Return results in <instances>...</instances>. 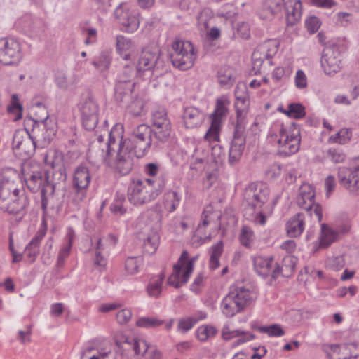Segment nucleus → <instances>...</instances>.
I'll return each mask as SVG.
<instances>
[{"mask_svg":"<svg viewBox=\"0 0 359 359\" xmlns=\"http://www.w3.org/2000/svg\"><path fill=\"white\" fill-rule=\"evenodd\" d=\"M123 127L116 124L109 132V140L105 145L106 151L102 149V154L105 156L114 151V145L117 140L119 143L133 151L135 156L142 158L149 151L151 146L153 130L146 124H140L133 129L129 138L123 139Z\"/></svg>","mask_w":359,"mask_h":359,"instance_id":"nucleus-1","label":"nucleus"},{"mask_svg":"<svg viewBox=\"0 0 359 359\" xmlns=\"http://www.w3.org/2000/svg\"><path fill=\"white\" fill-rule=\"evenodd\" d=\"M46 163L50 165L52 171H46V184L42 189V209L46 212L48 206L52 209L59 210L62 201L55 199V193L61 182L67 180L66 169L61 153L50 151L45 158Z\"/></svg>","mask_w":359,"mask_h":359,"instance_id":"nucleus-2","label":"nucleus"},{"mask_svg":"<svg viewBox=\"0 0 359 359\" xmlns=\"http://www.w3.org/2000/svg\"><path fill=\"white\" fill-rule=\"evenodd\" d=\"M15 173L12 176L4 175L0 183V209L9 214H21L29 205L24 190L19 188Z\"/></svg>","mask_w":359,"mask_h":359,"instance_id":"nucleus-3","label":"nucleus"},{"mask_svg":"<svg viewBox=\"0 0 359 359\" xmlns=\"http://www.w3.org/2000/svg\"><path fill=\"white\" fill-rule=\"evenodd\" d=\"M116 352L121 359H162V352L155 346L132 336L120 334L115 339Z\"/></svg>","mask_w":359,"mask_h":359,"instance_id":"nucleus-4","label":"nucleus"},{"mask_svg":"<svg viewBox=\"0 0 359 359\" xmlns=\"http://www.w3.org/2000/svg\"><path fill=\"white\" fill-rule=\"evenodd\" d=\"M163 185L160 181L146 179L134 182L128 191L130 202L140 205L154 200L162 191Z\"/></svg>","mask_w":359,"mask_h":359,"instance_id":"nucleus-5","label":"nucleus"},{"mask_svg":"<svg viewBox=\"0 0 359 359\" xmlns=\"http://www.w3.org/2000/svg\"><path fill=\"white\" fill-rule=\"evenodd\" d=\"M252 299V294L248 288L243 285H232L222 302V313L226 317H233L248 306Z\"/></svg>","mask_w":359,"mask_h":359,"instance_id":"nucleus-6","label":"nucleus"},{"mask_svg":"<svg viewBox=\"0 0 359 359\" xmlns=\"http://www.w3.org/2000/svg\"><path fill=\"white\" fill-rule=\"evenodd\" d=\"M168 55L173 66L182 71L191 68L197 57L193 44L179 38L172 41Z\"/></svg>","mask_w":359,"mask_h":359,"instance_id":"nucleus-7","label":"nucleus"},{"mask_svg":"<svg viewBox=\"0 0 359 359\" xmlns=\"http://www.w3.org/2000/svg\"><path fill=\"white\" fill-rule=\"evenodd\" d=\"M301 137L300 130L295 122L289 126H281L278 140V153L281 156H289L299 149Z\"/></svg>","mask_w":359,"mask_h":359,"instance_id":"nucleus-8","label":"nucleus"},{"mask_svg":"<svg viewBox=\"0 0 359 359\" xmlns=\"http://www.w3.org/2000/svg\"><path fill=\"white\" fill-rule=\"evenodd\" d=\"M43 114L38 116L37 120H34L31 131L33 137L43 145L50 143L57 131L56 123L49 118L48 111L44 107H39Z\"/></svg>","mask_w":359,"mask_h":359,"instance_id":"nucleus-9","label":"nucleus"},{"mask_svg":"<svg viewBox=\"0 0 359 359\" xmlns=\"http://www.w3.org/2000/svg\"><path fill=\"white\" fill-rule=\"evenodd\" d=\"M135 83L133 81L118 79L115 86V99L123 103L130 113L135 116L140 115L142 103L140 100H133L131 96Z\"/></svg>","mask_w":359,"mask_h":359,"instance_id":"nucleus-10","label":"nucleus"},{"mask_svg":"<svg viewBox=\"0 0 359 359\" xmlns=\"http://www.w3.org/2000/svg\"><path fill=\"white\" fill-rule=\"evenodd\" d=\"M161 50L158 47L144 48L137 65L138 76L151 80L158 68Z\"/></svg>","mask_w":359,"mask_h":359,"instance_id":"nucleus-11","label":"nucleus"},{"mask_svg":"<svg viewBox=\"0 0 359 359\" xmlns=\"http://www.w3.org/2000/svg\"><path fill=\"white\" fill-rule=\"evenodd\" d=\"M151 121L154 138L160 143L167 142L171 137L172 128L165 110L161 109L154 111Z\"/></svg>","mask_w":359,"mask_h":359,"instance_id":"nucleus-12","label":"nucleus"},{"mask_svg":"<svg viewBox=\"0 0 359 359\" xmlns=\"http://www.w3.org/2000/svg\"><path fill=\"white\" fill-rule=\"evenodd\" d=\"M114 16L124 32L134 33L140 27L139 11L130 8L127 4H121L114 11Z\"/></svg>","mask_w":359,"mask_h":359,"instance_id":"nucleus-13","label":"nucleus"},{"mask_svg":"<svg viewBox=\"0 0 359 359\" xmlns=\"http://www.w3.org/2000/svg\"><path fill=\"white\" fill-rule=\"evenodd\" d=\"M91 181L89 169L84 165H79L74 170L72 182L74 196L72 201L79 205L87 195V189Z\"/></svg>","mask_w":359,"mask_h":359,"instance_id":"nucleus-14","label":"nucleus"},{"mask_svg":"<svg viewBox=\"0 0 359 359\" xmlns=\"http://www.w3.org/2000/svg\"><path fill=\"white\" fill-rule=\"evenodd\" d=\"M36 142L31 133L16 131L13 137V149L16 155L26 159L34 154Z\"/></svg>","mask_w":359,"mask_h":359,"instance_id":"nucleus-15","label":"nucleus"},{"mask_svg":"<svg viewBox=\"0 0 359 359\" xmlns=\"http://www.w3.org/2000/svg\"><path fill=\"white\" fill-rule=\"evenodd\" d=\"M320 64L324 72L329 76L339 72L341 68L340 47L335 44L325 47L323 51Z\"/></svg>","mask_w":359,"mask_h":359,"instance_id":"nucleus-16","label":"nucleus"},{"mask_svg":"<svg viewBox=\"0 0 359 359\" xmlns=\"http://www.w3.org/2000/svg\"><path fill=\"white\" fill-rule=\"evenodd\" d=\"M315 192L313 187L307 183H304L298 189L297 196V203L308 213L313 209V212L316 215L319 222L323 217L322 208L319 204L314 202Z\"/></svg>","mask_w":359,"mask_h":359,"instance_id":"nucleus-17","label":"nucleus"},{"mask_svg":"<svg viewBox=\"0 0 359 359\" xmlns=\"http://www.w3.org/2000/svg\"><path fill=\"white\" fill-rule=\"evenodd\" d=\"M22 175L27 188L32 192L41 191L46 184V172L37 165H26L22 170Z\"/></svg>","mask_w":359,"mask_h":359,"instance_id":"nucleus-18","label":"nucleus"},{"mask_svg":"<svg viewBox=\"0 0 359 359\" xmlns=\"http://www.w3.org/2000/svg\"><path fill=\"white\" fill-rule=\"evenodd\" d=\"M22 58L20 43L13 39H0V63L4 65H17Z\"/></svg>","mask_w":359,"mask_h":359,"instance_id":"nucleus-19","label":"nucleus"},{"mask_svg":"<svg viewBox=\"0 0 359 359\" xmlns=\"http://www.w3.org/2000/svg\"><path fill=\"white\" fill-rule=\"evenodd\" d=\"M245 130V125L236 124L229 151V163L231 165L236 164L243 156L246 142Z\"/></svg>","mask_w":359,"mask_h":359,"instance_id":"nucleus-20","label":"nucleus"},{"mask_svg":"<svg viewBox=\"0 0 359 359\" xmlns=\"http://www.w3.org/2000/svg\"><path fill=\"white\" fill-rule=\"evenodd\" d=\"M245 198L252 208H262L269 196V189L263 182L252 183L245 189Z\"/></svg>","mask_w":359,"mask_h":359,"instance_id":"nucleus-21","label":"nucleus"},{"mask_svg":"<svg viewBox=\"0 0 359 359\" xmlns=\"http://www.w3.org/2000/svg\"><path fill=\"white\" fill-rule=\"evenodd\" d=\"M279 43L276 39H269L257 46L252 55L254 67H260L265 60L269 65L272 64L271 59L278 52Z\"/></svg>","mask_w":359,"mask_h":359,"instance_id":"nucleus-22","label":"nucleus"},{"mask_svg":"<svg viewBox=\"0 0 359 359\" xmlns=\"http://www.w3.org/2000/svg\"><path fill=\"white\" fill-rule=\"evenodd\" d=\"M134 156L133 151L119 143L114 166L115 170L121 175L129 174L133 167Z\"/></svg>","mask_w":359,"mask_h":359,"instance_id":"nucleus-23","label":"nucleus"},{"mask_svg":"<svg viewBox=\"0 0 359 359\" xmlns=\"http://www.w3.org/2000/svg\"><path fill=\"white\" fill-rule=\"evenodd\" d=\"M337 177L340 185L351 196H359V176L353 175L346 167H340L338 170Z\"/></svg>","mask_w":359,"mask_h":359,"instance_id":"nucleus-24","label":"nucleus"},{"mask_svg":"<svg viewBox=\"0 0 359 359\" xmlns=\"http://www.w3.org/2000/svg\"><path fill=\"white\" fill-rule=\"evenodd\" d=\"M46 233V229L41 227L37 231L36 235L26 246L24 252L29 262L32 263L36 260V258L39 253L40 243Z\"/></svg>","mask_w":359,"mask_h":359,"instance_id":"nucleus-25","label":"nucleus"},{"mask_svg":"<svg viewBox=\"0 0 359 359\" xmlns=\"http://www.w3.org/2000/svg\"><path fill=\"white\" fill-rule=\"evenodd\" d=\"M182 118L187 128H194L202 124L204 116L198 108L188 107L184 109Z\"/></svg>","mask_w":359,"mask_h":359,"instance_id":"nucleus-26","label":"nucleus"},{"mask_svg":"<svg viewBox=\"0 0 359 359\" xmlns=\"http://www.w3.org/2000/svg\"><path fill=\"white\" fill-rule=\"evenodd\" d=\"M81 359H114L110 349L89 345L81 352Z\"/></svg>","mask_w":359,"mask_h":359,"instance_id":"nucleus-27","label":"nucleus"},{"mask_svg":"<svg viewBox=\"0 0 359 359\" xmlns=\"http://www.w3.org/2000/svg\"><path fill=\"white\" fill-rule=\"evenodd\" d=\"M287 25L295 24L301 18L302 4L299 0H288L284 5Z\"/></svg>","mask_w":359,"mask_h":359,"instance_id":"nucleus-28","label":"nucleus"},{"mask_svg":"<svg viewBox=\"0 0 359 359\" xmlns=\"http://www.w3.org/2000/svg\"><path fill=\"white\" fill-rule=\"evenodd\" d=\"M188 259V252L184 250L178 262L173 265V272L169 276L168 279V284L170 286H173L175 288H179L185 283H182V276L180 275L182 269L183 268V262Z\"/></svg>","mask_w":359,"mask_h":359,"instance_id":"nucleus-29","label":"nucleus"},{"mask_svg":"<svg viewBox=\"0 0 359 359\" xmlns=\"http://www.w3.org/2000/svg\"><path fill=\"white\" fill-rule=\"evenodd\" d=\"M275 264L273 257H264L257 256L253 259L254 269L257 273L261 276L266 277L271 273H273V266Z\"/></svg>","mask_w":359,"mask_h":359,"instance_id":"nucleus-30","label":"nucleus"},{"mask_svg":"<svg viewBox=\"0 0 359 359\" xmlns=\"http://www.w3.org/2000/svg\"><path fill=\"white\" fill-rule=\"evenodd\" d=\"M296 265V258L291 255L285 256L282 261V266L275 263L276 267L273 270L272 277L276 278L281 273L284 276H289L293 272Z\"/></svg>","mask_w":359,"mask_h":359,"instance_id":"nucleus-31","label":"nucleus"},{"mask_svg":"<svg viewBox=\"0 0 359 359\" xmlns=\"http://www.w3.org/2000/svg\"><path fill=\"white\" fill-rule=\"evenodd\" d=\"M304 229V215L297 213L287 223V233L290 237L301 235Z\"/></svg>","mask_w":359,"mask_h":359,"instance_id":"nucleus-32","label":"nucleus"},{"mask_svg":"<svg viewBox=\"0 0 359 359\" xmlns=\"http://www.w3.org/2000/svg\"><path fill=\"white\" fill-rule=\"evenodd\" d=\"M283 0H264L262 8V16L264 18H270L282 11L285 5Z\"/></svg>","mask_w":359,"mask_h":359,"instance_id":"nucleus-33","label":"nucleus"},{"mask_svg":"<svg viewBox=\"0 0 359 359\" xmlns=\"http://www.w3.org/2000/svg\"><path fill=\"white\" fill-rule=\"evenodd\" d=\"M230 104V100L226 96H222L217 99L215 109L211 115V121H217L219 124H221L222 118L226 117L228 114V105Z\"/></svg>","mask_w":359,"mask_h":359,"instance_id":"nucleus-34","label":"nucleus"},{"mask_svg":"<svg viewBox=\"0 0 359 359\" xmlns=\"http://www.w3.org/2000/svg\"><path fill=\"white\" fill-rule=\"evenodd\" d=\"M250 105L249 96L238 97L235 102L236 111V124L245 125V116L248 111Z\"/></svg>","mask_w":359,"mask_h":359,"instance_id":"nucleus-35","label":"nucleus"},{"mask_svg":"<svg viewBox=\"0 0 359 359\" xmlns=\"http://www.w3.org/2000/svg\"><path fill=\"white\" fill-rule=\"evenodd\" d=\"M221 217L219 212L215 210L212 205H207L202 213V223L198 226L197 231L201 232L203 227L214 221H219Z\"/></svg>","mask_w":359,"mask_h":359,"instance_id":"nucleus-36","label":"nucleus"},{"mask_svg":"<svg viewBox=\"0 0 359 359\" xmlns=\"http://www.w3.org/2000/svg\"><path fill=\"white\" fill-rule=\"evenodd\" d=\"M112 61L111 53L109 51L104 50L91 62V64L100 72H107Z\"/></svg>","mask_w":359,"mask_h":359,"instance_id":"nucleus-37","label":"nucleus"},{"mask_svg":"<svg viewBox=\"0 0 359 359\" xmlns=\"http://www.w3.org/2000/svg\"><path fill=\"white\" fill-rule=\"evenodd\" d=\"M165 275L161 273L158 276L152 277L147 285V290L151 297L158 298L162 291V284L163 283Z\"/></svg>","mask_w":359,"mask_h":359,"instance_id":"nucleus-38","label":"nucleus"},{"mask_svg":"<svg viewBox=\"0 0 359 359\" xmlns=\"http://www.w3.org/2000/svg\"><path fill=\"white\" fill-rule=\"evenodd\" d=\"M79 110L81 116H98L99 107L95 99L88 97L80 103Z\"/></svg>","mask_w":359,"mask_h":359,"instance_id":"nucleus-39","label":"nucleus"},{"mask_svg":"<svg viewBox=\"0 0 359 359\" xmlns=\"http://www.w3.org/2000/svg\"><path fill=\"white\" fill-rule=\"evenodd\" d=\"M143 240V250L148 255L154 254L157 250L159 244L160 237L156 232L148 234Z\"/></svg>","mask_w":359,"mask_h":359,"instance_id":"nucleus-40","label":"nucleus"},{"mask_svg":"<svg viewBox=\"0 0 359 359\" xmlns=\"http://www.w3.org/2000/svg\"><path fill=\"white\" fill-rule=\"evenodd\" d=\"M205 318L206 314L201 312L195 316L181 318L178 323V329L183 332H186L191 330L199 320Z\"/></svg>","mask_w":359,"mask_h":359,"instance_id":"nucleus-41","label":"nucleus"},{"mask_svg":"<svg viewBox=\"0 0 359 359\" xmlns=\"http://www.w3.org/2000/svg\"><path fill=\"white\" fill-rule=\"evenodd\" d=\"M218 81L221 86L230 87L234 81L233 69L229 67H222L218 72Z\"/></svg>","mask_w":359,"mask_h":359,"instance_id":"nucleus-42","label":"nucleus"},{"mask_svg":"<svg viewBox=\"0 0 359 359\" xmlns=\"http://www.w3.org/2000/svg\"><path fill=\"white\" fill-rule=\"evenodd\" d=\"M165 208L169 212H174L177 208L180 205L181 196L175 191H170L165 193L164 196Z\"/></svg>","mask_w":359,"mask_h":359,"instance_id":"nucleus-43","label":"nucleus"},{"mask_svg":"<svg viewBox=\"0 0 359 359\" xmlns=\"http://www.w3.org/2000/svg\"><path fill=\"white\" fill-rule=\"evenodd\" d=\"M212 11L208 8L203 9L197 15V25L201 32H206L209 28V22L212 19Z\"/></svg>","mask_w":359,"mask_h":359,"instance_id":"nucleus-44","label":"nucleus"},{"mask_svg":"<svg viewBox=\"0 0 359 359\" xmlns=\"http://www.w3.org/2000/svg\"><path fill=\"white\" fill-rule=\"evenodd\" d=\"M224 243L222 241L212 246L210 250V267L216 269L219 266V257L222 254Z\"/></svg>","mask_w":359,"mask_h":359,"instance_id":"nucleus-45","label":"nucleus"},{"mask_svg":"<svg viewBox=\"0 0 359 359\" xmlns=\"http://www.w3.org/2000/svg\"><path fill=\"white\" fill-rule=\"evenodd\" d=\"M255 236L251 228L243 226L239 234V241L242 245L251 248L254 244Z\"/></svg>","mask_w":359,"mask_h":359,"instance_id":"nucleus-46","label":"nucleus"},{"mask_svg":"<svg viewBox=\"0 0 359 359\" xmlns=\"http://www.w3.org/2000/svg\"><path fill=\"white\" fill-rule=\"evenodd\" d=\"M289 117L299 119L306 115L305 107L300 103H291L283 111Z\"/></svg>","mask_w":359,"mask_h":359,"instance_id":"nucleus-47","label":"nucleus"},{"mask_svg":"<svg viewBox=\"0 0 359 359\" xmlns=\"http://www.w3.org/2000/svg\"><path fill=\"white\" fill-rule=\"evenodd\" d=\"M337 236V232L327 226L325 224H323L320 245L323 247L329 246L336 240Z\"/></svg>","mask_w":359,"mask_h":359,"instance_id":"nucleus-48","label":"nucleus"},{"mask_svg":"<svg viewBox=\"0 0 359 359\" xmlns=\"http://www.w3.org/2000/svg\"><path fill=\"white\" fill-rule=\"evenodd\" d=\"M325 157L333 163H340L345 161L346 155L339 148H330L326 151Z\"/></svg>","mask_w":359,"mask_h":359,"instance_id":"nucleus-49","label":"nucleus"},{"mask_svg":"<svg viewBox=\"0 0 359 359\" xmlns=\"http://www.w3.org/2000/svg\"><path fill=\"white\" fill-rule=\"evenodd\" d=\"M351 130L348 128H342L336 134L330 136V140L334 143L344 144L351 140Z\"/></svg>","mask_w":359,"mask_h":359,"instance_id":"nucleus-50","label":"nucleus"},{"mask_svg":"<svg viewBox=\"0 0 359 359\" xmlns=\"http://www.w3.org/2000/svg\"><path fill=\"white\" fill-rule=\"evenodd\" d=\"M141 263L142 258L140 257H128L125 262V269L128 274L133 275L138 272Z\"/></svg>","mask_w":359,"mask_h":359,"instance_id":"nucleus-51","label":"nucleus"},{"mask_svg":"<svg viewBox=\"0 0 359 359\" xmlns=\"http://www.w3.org/2000/svg\"><path fill=\"white\" fill-rule=\"evenodd\" d=\"M220 126L217 121H211V125L205 135V139L208 142H219Z\"/></svg>","mask_w":359,"mask_h":359,"instance_id":"nucleus-52","label":"nucleus"},{"mask_svg":"<svg viewBox=\"0 0 359 359\" xmlns=\"http://www.w3.org/2000/svg\"><path fill=\"white\" fill-rule=\"evenodd\" d=\"M196 333L198 339L201 341H204L209 337H214L217 333V330L213 326L205 325L199 327Z\"/></svg>","mask_w":359,"mask_h":359,"instance_id":"nucleus-53","label":"nucleus"},{"mask_svg":"<svg viewBox=\"0 0 359 359\" xmlns=\"http://www.w3.org/2000/svg\"><path fill=\"white\" fill-rule=\"evenodd\" d=\"M163 323V320L154 317H142L136 322L137 326L147 328L159 327Z\"/></svg>","mask_w":359,"mask_h":359,"instance_id":"nucleus-54","label":"nucleus"},{"mask_svg":"<svg viewBox=\"0 0 359 359\" xmlns=\"http://www.w3.org/2000/svg\"><path fill=\"white\" fill-rule=\"evenodd\" d=\"M259 331L267 334L269 337H281L285 334V331L278 324H273L270 326H262L259 328Z\"/></svg>","mask_w":359,"mask_h":359,"instance_id":"nucleus-55","label":"nucleus"},{"mask_svg":"<svg viewBox=\"0 0 359 359\" xmlns=\"http://www.w3.org/2000/svg\"><path fill=\"white\" fill-rule=\"evenodd\" d=\"M198 259V256L193 257L190 259L189 258L187 260L183 262V267H184V271L182 274V283H187L189 279L191 274L194 270V264L196 259Z\"/></svg>","mask_w":359,"mask_h":359,"instance_id":"nucleus-56","label":"nucleus"},{"mask_svg":"<svg viewBox=\"0 0 359 359\" xmlns=\"http://www.w3.org/2000/svg\"><path fill=\"white\" fill-rule=\"evenodd\" d=\"M125 201V197L123 195L116 194V198L115 201L111 204L110 210L111 211L116 214L122 215L126 213V209L124 208L123 203Z\"/></svg>","mask_w":359,"mask_h":359,"instance_id":"nucleus-57","label":"nucleus"},{"mask_svg":"<svg viewBox=\"0 0 359 359\" xmlns=\"http://www.w3.org/2000/svg\"><path fill=\"white\" fill-rule=\"evenodd\" d=\"M7 109L9 113H15L16 114V120L21 118L22 107L17 95L13 94L12 95L11 104L8 106Z\"/></svg>","mask_w":359,"mask_h":359,"instance_id":"nucleus-58","label":"nucleus"},{"mask_svg":"<svg viewBox=\"0 0 359 359\" xmlns=\"http://www.w3.org/2000/svg\"><path fill=\"white\" fill-rule=\"evenodd\" d=\"M132 48V42L130 39L124 36L118 35L116 36V48L121 52H127Z\"/></svg>","mask_w":359,"mask_h":359,"instance_id":"nucleus-59","label":"nucleus"},{"mask_svg":"<svg viewBox=\"0 0 359 359\" xmlns=\"http://www.w3.org/2000/svg\"><path fill=\"white\" fill-rule=\"evenodd\" d=\"M82 124L86 130H93L98 123V116H81Z\"/></svg>","mask_w":359,"mask_h":359,"instance_id":"nucleus-60","label":"nucleus"},{"mask_svg":"<svg viewBox=\"0 0 359 359\" xmlns=\"http://www.w3.org/2000/svg\"><path fill=\"white\" fill-rule=\"evenodd\" d=\"M136 74H138L137 72V68L135 69L133 65H126L123 67V69L118 76V79H125L129 81H133V78Z\"/></svg>","mask_w":359,"mask_h":359,"instance_id":"nucleus-61","label":"nucleus"},{"mask_svg":"<svg viewBox=\"0 0 359 359\" xmlns=\"http://www.w3.org/2000/svg\"><path fill=\"white\" fill-rule=\"evenodd\" d=\"M337 183L333 175H328L325 180V189L327 197H330L334 191Z\"/></svg>","mask_w":359,"mask_h":359,"instance_id":"nucleus-62","label":"nucleus"},{"mask_svg":"<svg viewBox=\"0 0 359 359\" xmlns=\"http://www.w3.org/2000/svg\"><path fill=\"white\" fill-rule=\"evenodd\" d=\"M72 242H73V233H68L67 235V244L64 245L59 254L58 256L67 258L70 252L72 246Z\"/></svg>","mask_w":359,"mask_h":359,"instance_id":"nucleus-63","label":"nucleus"},{"mask_svg":"<svg viewBox=\"0 0 359 359\" xmlns=\"http://www.w3.org/2000/svg\"><path fill=\"white\" fill-rule=\"evenodd\" d=\"M306 26L309 32L314 33L320 27V22L318 18L313 16L306 20Z\"/></svg>","mask_w":359,"mask_h":359,"instance_id":"nucleus-64","label":"nucleus"}]
</instances>
